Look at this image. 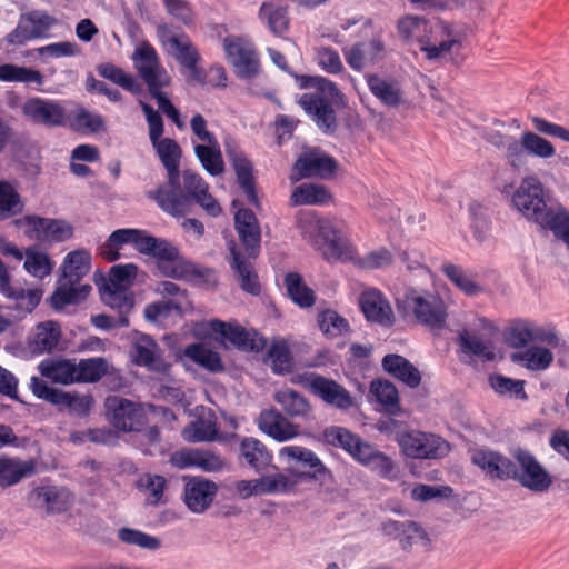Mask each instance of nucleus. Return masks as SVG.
Returning <instances> with one entry per match:
<instances>
[{
  "instance_id": "1",
  "label": "nucleus",
  "mask_w": 569,
  "mask_h": 569,
  "mask_svg": "<svg viewBox=\"0 0 569 569\" xmlns=\"http://www.w3.org/2000/svg\"><path fill=\"white\" fill-rule=\"evenodd\" d=\"M399 38L407 44L417 43L429 60L458 52L467 37V28L461 23L427 19L407 14L398 20Z\"/></svg>"
},
{
  "instance_id": "2",
  "label": "nucleus",
  "mask_w": 569,
  "mask_h": 569,
  "mask_svg": "<svg viewBox=\"0 0 569 569\" xmlns=\"http://www.w3.org/2000/svg\"><path fill=\"white\" fill-rule=\"evenodd\" d=\"M234 226L246 253H242L237 244L231 241L229 243L230 266L241 289L257 295L259 292V282L251 259L257 258L260 252L261 230L259 222L253 212L248 209H239L234 213Z\"/></svg>"
},
{
  "instance_id": "3",
  "label": "nucleus",
  "mask_w": 569,
  "mask_h": 569,
  "mask_svg": "<svg viewBox=\"0 0 569 569\" xmlns=\"http://www.w3.org/2000/svg\"><path fill=\"white\" fill-rule=\"evenodd\" d=\"M168 173V186L158 188L152 198L158 206L171 216H183L189 211V198L179 191V166L181 148L170 138H159L151 142Z\"/></svg>"
},
{
  "instance_id": "4",
  "label": "nucleus",
  "mask_w": 569,
  "mask_h": 569,
  "mask_svg": "<svg viewBox=\"0 0 569 569\" xmlns=\"http://www.w3.org/2000/svg\"><path fill=\"white\" fill-rule=\"evenodd\" d=\"M300 88H313L316 92L303 93L299 99V104L308 113L317 126L328 132L336 127L335 107L345 104V96L337 86L320 76H300L297 77Z\"/></svg>"
},
{
  "instance_id": "5",
  "label": "nucleus",
  "mask_w": 569,
  "mask_h": 569,
  "mask_svg": "<svg viewBox=\"0 0 569 569\" xmlns=\"http://www.w3.org/2000/svg\"><path fill=\"white\" fill-rule=\"evenodd\" d=\"M530 121L536 132L525 130L518 142L511 143L512 168L517 170L525 164L527 156L542 160L556 156V147L542 136L569 142V129L538 116L530 117Z\"/></svg>"
},
{
  "instance_id": "6",
  "label": "nucleus",
  "mask_w": 569,
  "mask_h": 569,
  "mask_svg": "<svg viewBox=\"0 0 569 569\" xmlns=\"http://www.w3.org/2000/svg\"><path fill=\"white\" fill-rule=\"evenodd\" d=\"M298 227L302 236L328 261L353 260L356 250L349 239L330 220L308 212L300 216Z\"/></svg>"
},
{
  "instance_id": "7",
  "label": "nucleus",
  "mask_w": 569,
  "mask_h": 569,
  "mask_svg": "<svg viewBox=\"0 0 569 569\" xmlns=\"http://www.w3.org/2000/svg\"><path fill=\"white\" fill-rule=\"evenodd\" d=\"M91 256L86 249L70 251L63 259L58 287L51 296L54 309H63L71 303L86 299L91 291L90 284H81V279L89 272Z\"/></svg>"
},
{
  "instance_id": "8",
  "label": "nucleus",
  "mask_w": 569,
  "mask_h": 569,
  "mask_svg": "<svg viewBox=\"0 0 569 569\" xmlns=\"http://www.w3.org/2000/svg\"><path fill=\"white\" fill-rule=\"evenodd\" d=\"M0 253L6 257H13L17 261L23 260V252L12 242L0 237ZM0 293L7 299L14 302V309L21 316L31 313L40 303L42 298L41 289H23L14 288L11 284V277L7 267L0 260Z\"/></svg>"
},
{
  "instance_id": "9",
  "label": "nucleus",
  "mask_w": 569,
  "mask_h": 569,
  "mask_svg": "<svg viewBox=\"0 0 569 569\" xmlns=\"http://www.w3.org/2000/svg\"><path fill=\"white\" fill-rule=\"evenodd\" d=\"M510 475L507 479L519 482L532 492H545L552 485V477L548 470L527 449L516 448L511 451Z\"/></svg>"
},
{
  "instance_id": "10",
  "label": "nucleus",
  "mask_w": 569,
  "mask_h": 569,
  "mask_svg": "<svg viewBox=\"0 0 569 569\" xmlns=\"http://www.w3.org/2000/svg\"><path fill=\"white\" fill-rule=\"evenodd\" d=\"M140 244L142 254L152 256L157 260V268L162 276L181 279L189 273L187 262L171 242L147 233L144 241Z\"/></svg>"
},
{
  "instance_id": "11",
  "label": "nucleus",
  "mask_w": 569,
  "mask_h": 569,
  "mask_svg": "<svg viewBox=\"0 0 569 569\" xmlns=\"http://www.w3.org/2000/svg\"><path fill=\"white\" fill-rule=\"evenodd\" d=\"M403 307L422 323L440 329L446 323L447 312L442 299L425 290L410 289L405 293Z\"/></svg>"
},
{
  "instance_id": "12",
  "label": "nucleus",
  "mask_w": 569,
  "mask_h": 569,
  "mask_svg": "<svg viewBox=\"0 0 569 569\" xmlns=\"http://www.w3.org/2000/svg\"><path fill=\"white\" fill-rule=\"evenodd\" d=\"M210 332L220 335L232 346L242 350L260 351L266 347V339L261 335L254 330H246L237 323L210 320L194 326L197 336H204Z\"/></svg>"
},
{
  "instance_id": "13",
  "label": "nucleus",
  "mask_w": 569,
  "mask_h": 569,
  "mask_svg": "<svg viewBox=\"0 0 569 569\" xmlns=\"http://www.w3.org/2000/svg\"><path fill=\"white\" fill-rule=\"evenodd\" d=\"M401 451L413 459H439L449 452V443L439 436L410 430L398 436Z\"/></svg>"
},
{
  "instance_id": "14",
  "label": "nucleus",
  "mask_w": 569,
  "mask_h": 569,
  "mask_svg": "<svg viewBox=\"0 0 569 569\" xmlns=\"http://www.w3.org/2000/svg\"><path fill=\"white\" fill-rule=\"evenodd\" d=\"M17 224L27 237L42 243L62 242L70 239L73 234V227L60 219L27 216L18 220Z\"/></svg>"
},
{
  "instance_id": "15",
  "label": "nucleus",
  "mask_w": 569,
  "mask_h": 569,
  "mask_svg": "<svg viewBox=\"0 0 569 569\" xmlns=\"http://www.w3.org/2000/svg\"><path fill=\"white\" fill-rule=\"evenodd\" d=\"M58 20L46 11L33 10L21 14L16 29L7 36V41L14 46L24 44L33 39L48 38Z\"/></svg>"
},
{
  "instance_id": "16",
  "label": "nucleus",
  "mask_w": 569,
  "mask_h": 569,
  "mask_svg": "<svg viewBox=\"0 0 569 569\" xmlns=\"http://www.w3.org/2000/svg\"><path fill=\"white\" fill-rule=\"evenodd\" d=\"M131 59L148 87L170 83L171 78L161 66L157 50L148 41H141L136 46Z\"/></svg>"
},
{
  "instance_id": "17",
  "label": "nucleus",
  "mask_w": 569,
  "mask_h": 569,
  "mask_svg": "<svg viewBox=\"0 0 569 569\" xmlns=\"http://www.w3.org/2000/svg\"><path fill=\"white\" fill-rule=\"evenodd\" d=\"M109 420L119 430L137 431L144 422V413L140 406L121 397H109L106 400Z\"/></svg>"
},
{
  "instance_id": "18",
  "label": "nucleus",
  "mask_w": 569,
  "mask_h": 569,
  "mask_svg": "<svg viewBox=\"0 0 569 569\" xmlns=\"http://www.w3.org/2000/svg\"><path fill=\"white\" fill-rule=\"evenodd\" d=\"M21 110L28 120L37 124L60 127L66 122V110L57 100L32 97L22 104Z\"/></svg>"
},
{
  "instance_id": "19",
  "label": "nucleus",
  "mask_w": 569,
  "mask_h": 569,
  "mask_svg": "<svg viewBox=\"0 0 569 569\" xmlns=\"http://www.w3.org/2000/svg\"><path fill=\"white\" fill-rule=\"evenodd\" d=\"M337 168V163L330 156L318 149L303 151L297 159L291 180L298 181L302 178L319 177L330 178Z\"/></svg>"
},
{
  "instance_id": "20",
  "label": "nucleus",
  "mask_w": 569,
  "mask_h": 569,
  "mask_svg": "<svg viewBox=\"0 0 569 569\" xmlns=\"http://www.w3.org/2000/svg\"><path fill=\"white\" fill-rule=\"evenodd\" d=\"M229 62L241 78L258 73L259 60L252 44L238 37H228L223 42Z\"/></svg>"
},
{
  "instance_id": "21",
  "label": "nucleus",
  "mask_w": 569,
  "mask_h": 569,
  "mask_svg": "<svg viewBox=\"0 0 569 569\" xmlns=\"http://www.w3.org/2000/svg\"><path fill=\"white\" fill-rule=\"evenodd\" d=\"M302 383L326 403L338 409L346 410L353 405L350 393L333 380L316 373H309L302 378Z\"/></svg>"
},
{
  "instance_id": "22",
  "label": "nucleus",
  "mask_w": 569,
  "mask_h": 569,
  "mask_svg": "<svg viewBox=\"0 0 569 569\" xmlns=\"http://www.w3.org/2000/svg\"><path fill=\"white\" fill-rule=\"evenodd\" d=\"M30 501L50 513L67 511L74 501L73 495L64 487L41 486L30 492Z\"/></svg>"
},
{
  "instance_id": "23",
  "label": "nucleus",
  "mask_w": 569,
  "mask_h": 569,
  "mask_svg": "<svg viewBox=\"0 0 569 569\" xmlns=\"http://www.w3.org/2000/svg\"><path fill=\"white\" fill-rule=\"evenodd\" d=\"M258 427L278 442L292 440L300 435L299 426L276 409L262 411L258 418Z\"/></svg>"
},
{
  "instance_id": "24",
  "label": "nucleus",
  "mask_w": 569,
  "mask_h": 569,
  "mask_svg": "<svg viewBox=\"0 0 569 569\" xmlns=\"http://www.w3.org/2000/svg\"><path fill=\"white\" fill-rule=\"evenodd\" d=\"M170 462L179 469L198 468L206 472L219 471L223 467L219 456L199 449L177 451L171 456Z\"/></svg>"
},
{
  "instance_id": "25",
  "label": "nucleus",
  "mask_w": 569,
  "mask_h": 569,
  "mask_svg": "<svg viewBox=\"0 0 569 569\" xmlns=\"http://www.w3.org/2000/svg\"><path fill=\"white\" fill-rule=\"evenodd\" d=\"M147 232L139 229H118L113 231L106 242L99 248V253L107 261H114L120 258V250L126 244H132L141 253V242L144 241Z\"/></svg>"
},
{
  "instance_id": "26",
  "label": "nucleus",
  "mask_w": 569,
  "mask_h": 569,
  "mask_svg": "<svg viewBox=\"0 0 569 569\" xmlns=\"http://www.w3.org/2000/svg\"><path fill=\"white\" fill-rule=\"evenodd\" d=\"M218 491L213 481L192 478L184 487V502L194 513H201L212 503Z\"/></svg>"
},
{
  "instance_id": "27",
  "label": "nucleus",
  "mask_w": 569,
  "mask_h": 569,
  "mask_svg": "<svg viewBox=\"0 0 569 569\" xmlns=\"http://www.w3.org/2000/svg\"><path fill=\"white\" fill-rule=\"evenodd\" d=\"M133 360L137 365L157 373H168L170 365L163 361L161 350L149 336L138 337L133 345Z\"/></svg>"
},
{
  "instance_id": "28",
  "label": "nucleus",
  "mask_w": 569,
  "mask_h": 569,
  "mask_svg": "<svg viewBox=\"0 0 569 569\" xmlns=\"http://www.w3.org/2000/svg\"><path fill=\"white\" fill-rule=\"evenodd\" d=\"M279 460L286 465V470L291 472L295 463H301L312 470V477L329 473L319 457L310 449L301 446H284L279 449Z\"/></svg>"
},
{
  "instance_id": "29",
  "label": "nucleus",
  "mask_w": 569,
  "mask_h": 569,
  "mask_svg": "<svg viewBox=\"0 0 569 569\" xmlns=\"http://www.w3.org/2000/svg\"><path fill=\"white\" fill-rule=\"evenodd\" d=\"M366 81L370 92L382 104L398 107L405 102V93L397 80L378 74H368Z\"/></svg>"
},
{
  "instance_id": "30",
  "label": "nucleus",
  "mask_w": 569,
  "mask_h": 569,
  "mask_svg": "<svg viewBox=\"0 0 569 569\" xmlns=\"http://www.w3.org/2000/svg\"><path fill=\"white\" fill-rule=\"evenodd\" d=\"M471 461L492 478L507 479L510 475L511 460L497 451L475 449L471 451Z\"/></svg>"
},
{
  "instance_id": "31",
  "label": "nucleus",
  "mask_w": 569,
  "mask_h": 569,
  "mask_svg": "<svg viewBox=\"0 0 569 569\" xmlns=\"http://www.w3.org/2000/svg\"><path fill=\"white\" fill-rule=\"evenodd\" d=\"M360 307L369 321L383 326L392 323V309L378 290L369 289L363 291L360 297Z\"/></svg>"
},
{
  "instance_id": "32",
  "label": "nucleus",
  "mask_w": 569,
  "mask_h": 569,
  "mask_svg": "<svg viewBox=\"0 0 569 569\" xmlns=\"http://www.w3.org/2000/svg\"><path fill=\"white\" fill-rule=\"evenodd\" d=\"M356 461L385 479L396 480L398 477V469L392 459L368 442L362 445Z\"/></svg>"
},
{
  "instance_id": "33",
  "label": "nucleus",
  "mask_w": 569,
  "mask_h": 569,
  "mask_svg": "<svg viewBox=\"0 0 569 569\" xmlns=\"http://www.w3.org/2000/svg\"><path fill=\"white\" fill-rule=\"evenodd\" d=\"M383 51V44L378 39L369 42L357 43L343 50L345 59L349 67L356 71L363 70L369 63L379 59Z\"/></svg>"
},
{
  "instance_id": "34",
  "label": "nucleus",
  "mask_w": 569,
  "mask_h": 569,
  "mask_svg": "<svg viewBox=\"0 0 569 569\" xmlns=\"http://www.w3.org/2000/svg\"><path fill=\"white\" fill-rule=\"evenodd\" d=\"M309 476L298 469L286 472H276L261 477L263 495H287L293 492L296 487Z\"/></svg>"
},
{
  "instance_id": "35",
  "label": "nucleus",
  "mask_w": 569,
  "mask_h": 569,
  "mask_svg": "<svg viewBox=\"0 0 569 569\" xmlns=\"http://www.w3.org/2000/svg\"><path fill=\"white\" fill-rule=\"evenodd\" d=\"M41 376L61 385L77 382V361L74 359L54 358L40 362Z\"/></svg>"
},
{
  "instance_id": "36",
  "label": "nucleus",
  "mask_w": 569,
  "mask_h": 569,
  "mask_svg": "<svg viewBox=\"0 0 569 569\" xmlns=\"http://www.w3.org/2000/svg\"><path fill=\"white\" fill-rule=\"evenodd\" d=\"M226 153L232 162L233 169L236 170L238 177V181L242 187L248 201L250 203L257 204L258 200L252 184L250 162L244 157V154L230 142H226Z\"/></svg>"
},
{
  "instance_id": "37",
  "label": "nucleus",
  "mask_w": 569,
  "mask_h": 569,
  "mask_svg": "<svg viewBox=\"0 0 569 569\" xmlns=\"http://www.w3.org/2000/svg\"><path fill=\"white\" fill-rule=\"evenodd\" d=\"M33 472L34 462L32 460H20L0 456V487L14 486Z\"/></svg>"
},
{
  "instance_id": "38",
  "label": "nucleus",
  "mask_w": 569,
  "mask_h": 569,
  "mask_svg": "<svg viewBox=\"0 0 569 569\" xmlns=\"http://www.w3.org/2000/svg\"><path fill=\"white\" fill-rule=\"evenodd\" d=\"M383 369L410 388H416L421 381L419 370L406 358L399 355H387L382 359Z\"/></svg>"
},
{
  "instance_id": "39",
  "label": "nucleus",
  "mask_w": 569,
  "mask_h": 569,
  "mask_svg": "<svg viewBox=\"0 0 569 569\" xmlns=\"http://www.w3.org/2000/svg\"><path fill=\"white\" fill-rule=\"evenodd\" d=\"M511 360L531 371H545L553 361L550 349L541 346H531L523 351L513 352Z\"/></svg>"
},
{
  "instance_id": "40",
  "label": "nucleus",
  "mask_w": 569,
  "mask_h": 569,
  "mask_svg": "<svg viewBox=\"0 0 569 569\" xmlns=\"http://www.w3.org/2000/svg\"><path fill=\"white\" fill-rule=\"evenodd\" d=\"M323 439L327 443L339 447L357 460L359 451L362 450V441L358 436L343 427L331 426L325 429Z\"/></svg>"
},
{
  "instance_id": "41",
  "label": "nucleus",
  "mask_w": 569,
  "mask_h": 569,
  "mask_svg": "<svg viewBox=\"0 0 569 569\" xmlns=\"http://www.w3.org/2000/svg\"><path fill=\"white\" fill-rule=\"evenodd\" d=\"M61 337L60 327L57 322L48 320L36 326L30 340V348L33 352H50L57 347Z\"/></svg>"
},
{
  "instance_id": "42",
  "label": "nucleus",
  "mask_w": 569,
  "mask_h": 569,
  "mask_svg": "<svg viewBox=\"0 0 569 569\" xmlns=\"http://www.w3.org/2000/svg\"><path fill=\"white\" fill-rule=\"evenodd\" d=\"M273 399L290 417L308 418L311 412V406L308 400L290 388L277 390L273 395Z\"/></svg>"
},
{
  "instance_id": "43",
  "label": "nucleus",
  "mask_w": 569,
  "mask_h": 569,
  "mask_svg": "<svg viewBox=\"0 0 569 569\" xmlns=\"http://www.w3.org/2000/svg\"><path fill=\"white\" fill-rule=\"evenodd\" d=\"M183 356L210 372H220L224 368L219 353L203 343L187 346L183 350Z\"/></svg>"
},
{
  "instance_id": "44",
  "label": "nucleus",
  "mask_w": 569,
  "mask_h": 569,
  "mask_svg": "<svg viewBox=\"0 0 569 569\" xmlns=\"http://www.w3.org/2000/svg\"><path fill=\"white\" fill-rule=\"evenodd\" d=\"M69 127L82 134H91L106 131L104 118L87 109L79 108L68 117Z\"/></svg>"
},
{
  "instance_id": "45",
  "label": "nucleus",
  "mask_w": 569,
  "mask_h": 569,
  "mask_svg": "<svg viewBox=\"0 0 569 569\" xmlns=\"http://www.w3.org/2000/svg\"><path fill=\"white\" fill-rule=\"evenodd\" d=\"M23 268L26 272L39 280L48 277L54 267V262L51 260L50 256L34 247L26 249L23 252Z\"/></svg>"
},
{
  "instance_id": "46",
  "label": "nucleus",
  "mask_w": 569,
  "mask_h": 569,
  "mask_svg": "<svg viewBox=\"0 0 569 569\" xmlns=\"http://www.w3.org/2000/svg\"><path fill=\"white\" fill-rule=\"evenodd\" d=\"M291 200L297 206H323L331 201V193L325 186L302 183L293 189Z\"/></svg>"
},
{
  "instance_id": "47",
  "label": "nucleus",
  "mask_w": 569,
  "mask_h": 569,
  "mask_svg": "<svg viewBox=\"0 0 569 569\" xmlns=\"http://www.w3.org/2000/svg\"><path fill=\"white\" fill-rule=\"evenodd\" d=\"M243 459L257 471L266 469L272 461V455L267 447L254 438H246L240 445Z\"/></svg>"
},
{
  "instance_id": "48",
  "label": "nucleus",
  "mask_w": 569,
  "mask_h": 569,
  "mask_svg": "<svg viewBox=\"0 0 569 569\" xmlns=\"http://www.w3.org/2000/svg\"><path fill=\"white\" fill-rule=\"evenodd\" d=\"M194 153L202 168L211 176L223 172L224 164L218 141L211 143H198L194 146Z\"/></svg>"
},
{
  "instance_id": "49",
  "label": "nucleus",
  "mask_w": 569,
  "mask_h": 569,
  "mask_svg": "<svg viewBox=\"0 0 569 569\" xmlns=\"http://www.w3.org/2000/svg\"><path fill=\"white\" fill-rule=\"evenodd\" d=\"M259 19L276 36H283L288 30L289 19L284 8L264 2L258 13Z\"/></svg>"
},
{
  "instance_id": "50",
  "label": "nucleus",
  "mask_w": 569,
  "mask_h": 569,
  "mask_svg": "<svg viewBox=\"0 0 569 569\" xmlns=\"http://www.w3.org/2000/svg\"><path fill=\"white\" fill-rule=\"evenodd\" d=\"M318 326L321 332L330 339L345 337L350 331L348 320L332 309L319 312Z\"/></svg>"
},
{
  "instance_id": "51",
  "label": "nucleus",
  "mask_w": 569,
  "mask_h": 569,
  "mask_svg": "<svg viewBox=\"0 0 569 569\" xmlns=\"http://www.w3.org/2000/svg\"><path fill=\"white\" fill-rule=\"evenodd\" d=\"M107 359L97 357L77 362V382H97L110 370Z\"/></svg>"
},
{
  "instance_id": "52",
  "label": "nucleus",
  "mask_w": 569,
  "mask_h": 569,
  "mask_svg": "<svg viewBox=\"0 0 569 569\" xmlns=\"http://www.w3.org/2000/svg\"><path fill=\"white\" fill-rule=\"evenodd\" d=\"M98 72L102 78L110 80L131 93H139L142 89L141 84L132 74L127 73L112 63L100 64Z\"/></svg>"
},
{
  "instance_id": "53",
  "label": "nucleus",
  "mask_w": 569,
  "mask_h": 569,
  "mask_svg": "<svg viewBox=\"0 0 569 569\" xmlns=\"http://www.w3.org/2000/svg\"><path fill=\"white\" fill-rule=\"evenodd\" d=\"M284 281L288 295L296 305L308 308L315 303L313 290L303 282L298 273L287 274Z\"/></svg>"
},
{
  "instance_id": "54",
  "label": "nucleus",
  "mask_w": 569,
  "mask_h": 569,
  "mask_svg": "<svg viewBox=\"0 0 569 569\" xmlns=\"http://www.w3.org/2000/svg\"><path fill=\"white\" fill-rule=\"evenodd\" d=\"M0 81L42 84L43 77L37 70L17 64L4 63L0 66Z\"/></svg>"
},
{
  "instance_id": "55",
  "label": "nucleus",
  "mask_w": 569,
  "mask_h": 569,
  "mask_svg": "<svg viewBox=\"0 0 569 569\" xmlns=\"http://www.w3.org/2000/svg\"><path fill=\"white\" fill-rule=\"evenodd\" d=\"M489 382L495 392L500 396L522 401L528 399L523 380L511 379L502 375H492L489 378Z\"/></svg>"
},
{
  "instance_id": "56",
  "label": "nucleus",
  "mask_w": 569,
  "mask_h": 569,
  "mask_svg": "<svg viewBox=\"0 0 569 569\" xmlns=\"http://www.w3.org/2000/svg\"><path fill=\"white\" fill-rule=\"evenodd\" d=\"M102 301L113 309L121 312L128 311L132 305V297L128 289L116 287V284L103 283L100 288Z\"/></svg>"
},
{
  "instance_id": "57",
  "label": "nucleus",
  "mask_w": 569,
  "mask_h": 569,
  "mask_svg": "<svg viewBox=\"0 0 569 569\" xmlns=\"http://www.w3.org/2000/svg\"><path fill=\"white\" fill-rule=\"evenodd\" d=\"M183 438L189 442L210 441L218 435L216 422L210 418L192 421L184 428Z\"/></svg>"
},
{
  "instance_id": "58",
  "label": "nucleus",
  "mask_w": 569,
  "mask_h": 569,
  "mask_svg": "<svg viewBox=\"0 0 569 569\" xmlns=\"http://www.w3.org/2000/svg\"><path fill=\"white\" fill-rule=\"evenodd\" d=\"M268 361L276 373L289 372L292 367V358L284 340H274L268 350Z\"/></svg>"
},
{
  "instance_id": "59",
  "label": "nucleus",
  "mask_w": 569,
  "mask_h": 569,
  "mask_svg": "<svg viewBox=\"0 0 569 569\" xmlns=\"http://www.w3.org/2000/svg\"><path fill=\"white\" fill-rule=\"evenodd\" d=\"M370 392L386 410L395 412L398 409V391L391 382L386 380L372 381Z\"/></svg>"
},
{
  "instance_id": "60",
  "label": "nucleus",
  "mask_w": 569,
  "mask_h": 569,
  "mask_svg": "<svg viewBox=\"0 0 569 569\" xmlns=\"http://www.w3.org/2000/svg\"><path fill=\"white\" fill-rule=\"evenodd\" d=\"M118 538L127 545L136 546L147 550H157L161 547V541L156 536L132 528H121L118 531Z\"/></svg>"
},
{
  "instance_id": "61",
  "label": "nucleus",
  "mask_w": 569,
  "mask_h": 569,
  "mask_svg": "<svg viewBox=\"0 0 569 569\" xmlns=\"http://www.w3.org/2000/svg\"><path fill=\"white\" fill-rule=\"evenodd\" d=\"M459 340L465 353L475 355L486 360H492L495 358V350L491 342L471 336L467 331L460 333Z\"/></svg>"
},
{
  "instance_id": "62",
  "label": "nucleus",
  "mask_w": 569,
  "mask_h": 569,
  "mask_svg": "<svg viewBox=\"0 0 569 569\" xmlns=\"http://www.w3.org/2000/svg\"><path fill=\"white\" fill-rule=\"evenodd\" d=\"M23 209L21 199L12 184L0 181V217L8 218Z\"/></svg>"
},
{
  "instance_id": "63",
  "label": "nucleus",
  "mask_w": 569,
  "mask_h": 569,
  "mask_svg": "<svg viewBox=\"0 0 569 569\" xmlns=\"http://www.w3.org/2000/svg\"><path fill=\"white\" fill-rule=\"evenodd\" d=\"M166 480L157 475H143L138 481V488L143 492L149 505H157L161 501Z\"/></svg>"
},
{
  "instance_id": "64",
  "label": "nucleus",
  "mask_w": 569,
  "mask_h": 569,
  "mask_svg": "<svg viewBox=\"0 0 569 569\" xmlns=\"http://www.w3.org/2000/svg\"><path fill=\"white\" fill-rule=\"evenodd\" d=\"M168 53L183 67H192V64L197 63L199 60L197 48L186 34L174 43Z\"/></svg>"
}]
</instances>
